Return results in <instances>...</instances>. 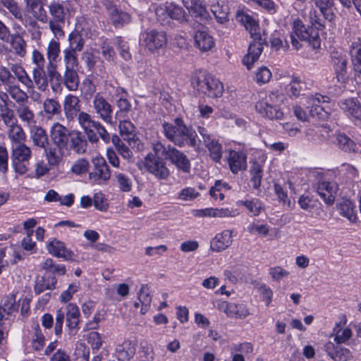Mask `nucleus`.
<instances>
[{
    "label": "nucleus",
    "mask_w": 361,
    "mask_h": 361,
    "mask_svg": "<svg viewBox=\"0 0 361 361\" xmlns=\"http://www.w3.org/2000/svg\"><path fill=\"white\" fill-rule=\"evenodd\" d=\"M71 132L72 130L59 123H54L51 127L50 137L53 146L50 145L46 149V157L49 165L56 166L61 161L64 152L69 149Z\"/></svg>",
    "instance_id": "nucleus-1"
},
{
    "label": "nucleus",
    "mask_w": 361,
    "mask_h": 361,
    "mask_svg": "<svg viewBox=\"0 0 361 361\" xmlns=\"http://www.w3.org/2000/svg\"><path fill=\"white\" fill-rule=\"evenodd\" d=\"M162 126L165 137L175 145L197 147L196 132L188 127L182 118H176L171 123L164 122Z\"/></svg>",
    "instance_id": "nucleus-2"
},
{
    "label": "nucleus",
    "mask_w": 361,
    "mask_h": 361,
    "mask_svg": "<svg viewBox=\"0 0 361 361\" xmlns=\"http://www.w3.org/2000/svg\"><path fill=\"white\" fill-rule=\"evenodd\" d=\"M192 87L200 93L211 98L221 97L224 89L222 82L203 71H196L191 79Z\"/></svg>",
    "instance_id": "nucleus-3"
},
{
    "label": "nucleus",
    "mask_w": 361,
    "mask_h": 361,
    "mask_svg": "<svg viewBox=\"0 0 361 361\" xmlns=\"http://www.w3.org/2000/svg\"><path fill=\"white\" fill-rule=\"evenodd\" d=\"M47 8L51 16L48 21L49 27L54 37L60 39L65 36L63 25L65 24L69 10L64 1L59 0L51 1L47 5Z\"/></svg>",
    "instance_id": "nucleus-4"
},
{
    "label": "nucleus",
    "mask_w": 361,
    "mask_h": 361,
    "mask_svg": "<svg viewBox=\"0 0 361 361\" xmlns=\"http://www.w3.org/2000/svg\"><path fill=\"white\" fill-rule=\"evenodd\" d=\"M152 149L154 153L159 156H164V159L169 160L178 170L184 173L190 171V161L183 152L171 145L166 147L159 141L152 144Z\"/></svg>",
    "instance_id": "nucleus-5"
},
{
    "label": "nucleus",
    "mask_w": 361,
    "mask_h": 361,
    "mask_svg": "<svg viewBox=\"0 0 361 361\" xmlns=\"http://www.w3.org/2000/svg\"><path fill=\"white\" fill-rule=\"evenodd\" d=\"M290 37L292 45L295 49H299L302 47L298 39L301 42L308 43L314 49L320 47V39L318 32L312 27H305V25L300 19L294 20L293 31Z\"/></svg>",
    "instance_id": "nucleus-6"
},
{
    "label": "nucleus",
    "mask_w": 361,
    "mask_h": 361,
    "mask_svg": "<svg viewBox=\"0 0 361 361\" xmlns=\"http://www.w3.org/2000/svg\"><path fill=\"white\" fill-rule=\"evenodd\" d=\"M65 315L66 316V326L70 334H76L79 329L80 313L78 307L73 303H69L66 307V312L59 309L56 312L54 331L56 336L62 334Z\"/></svg>",
    "instance_id": "nucleus-7"
},
{
    "label": "nucleus",
    "mask_w": 361,
    "mask_h": 361,
    "mask_svg": "<svg viewBox=\"0 0 361 361\" xmlns=\"http://www.w3.org/2000/svg\"><path fill=\"white\" fill-rule=\"evenodd\" d=\"M155 14L157 20L163 25L169 23V19L180 23L188 21V14L179 5L173 3L161 4L157 7Z\"/></svg>",
    "instance_id": "nucleus-8"
},
{
    "label": "nucleus",
    "mask_w": 361,
    "mask_h": 361,
    "mask_svg": "<svg viewBox=\"0 0 361 361\" xmlns=\"http://www.w3.org/2000/svg\"><path fill=\"white\" fill-rule=\"evenodd\" d=\"M249 32L253 41L250 44L247 54L243 59V63L250 70L262 54L265 39L262 37L259 25L251 28Z\"/></svg>",
    "instance_id": "nucleus-9"
},
{
    "label": "nucleus",
    "mask_w": 361,
    "mask_h": 361,
    "mask_svg": "<svg viewBox=\"0 0 361 361\" xmlns=\"http://www.w3.org/2000/svg\"><path fill=\"white\" fill-rule=\"evenodd\" d=\"M164 156L156 153L148 154L145 159V164L147 171L158 179H166L169 176V170L164 161Z\"/></svg>",
    "instance_id": "nucleus-10"
},
{
    "label": "nucleus",
    "mask_w": 361,
    "mask_h": 361,
    "mask_svg": "<svg viewBox=\"0 0 361 361\" xmlns=\"http://www.w3.org/2000/svg\"><path fill=\"white\" fill-rule=\"evenodd\" d=\"M140 40L149 51H154L164 47L166 44L165 32L156 30H146L141 33Z\"/></svg>",
    "instance_id": "nucleus-11"
},
{
    "label": "nucleus",
    "mask_w": 361,
    "mask_h": 361,
    "mask_svg": "<svg viewBox=\"0 0 361 361\" xmlns=\"http://www.w3.org/2000/svg\"><path fill=\"white\" fill-rule=\"evenodd\" d=\"M182 3L197 22L207 23L211 18L202 0H182Z\"/></svg>",
    "instance_id": "nucleus-12"
},
{
    "label": "nucleus",
    "mask_w": 361,
    "mask_h": 361,
    "mask_svg": "<svg viewBox=\"0 0 361 361\" xmlns=\"http://www.w3.org/2000/svg\"><path fill=\"white\" fill-rule=\"evenodd\" d=\"M331 64L335 72L336 78L339 82H345L347 75V59L343 53L334 50L330 54Z\"/></svg>",
    "instance_id": "nucleus-13"
},
{
    "label": "nucleus",
    "mask_w": 361,
    "mask_h": 361,
    "mask_svg": "<svg viewBox=\"0 0 361 361\" xmlns=\"http://www.w3.org/2000/svg\"><path fill=\"white\" fill-rule=\"evenodd\" d=\"M92 106L99 117L106 123H113V108L108 101L99 94H97L92 100Z\"/></svg>",
    "instance_id": "nucleus-14"
},
{
    "label": "nucleus",
    "mask_w": 361,
    "mask_h": 361,
    "mask_svg": "<svg viewBox=\"0 0 361 361\" xmlns=\"http://www.w3.org/2000/svg\"><path fill=\"white\" fill-rule=\"evenodd\" d=\"M94 169L89 173V178L94 181H107L110 179L111 171L109 167L103 157H94L92 159Z\"/></svg>",
    "instance_id": "nucleus-15"
},
{
    "label": "nucleus",
    "mask_w": 361,
    "mask_h": 361,
    "mask_svg": "<svg viewBox=\"0 0 361 361\" xmlns=\"http://www.w3.org/2000/svg\"><path fill=\"white\" fill-rule=\"evenodd\" d=\"M63 110L66 120L74 121L82 111L80 98L71 94H67L63 102Z\"/></svg>",
    "instance_id": "nucleus-16"
},
{
    "label": "nucleus",
    "mask_w": 361,
    "mask_h": 361,
    "mask_svg": "<svg viewBox=\"0 0 361 361\" xmlns=\"http://www.w3.org/2000/svg\"><path fill=\"white\" fill-rule=\"evenodd\" d=\"M76 118L80 126L83 129L86 134L88 140L92 143L97 142L98 136L96 133L92 131L93 128L97 121L93 120L88 113L82 111L78 114Z\"/></svg>",
    "instance_id": "nucleus-17"
},
{
    "label": "nucleus",
    "mask_w": 361,
    "mask_h": 361,
    "mask_svg": "<svg viewBox=\"0 0 361 361\" xmlns=\"http://www.w3.org/2000/svg\"><path fill=\"white\" fill-rule=\"evenodd\" d=\"M226 160L230 170L233 173H238L240 171H245L247 169V156L243 152L230 150Z\"/></svg>",
    "instance_id": "nucleus-18"
},
{
    "label": "nucleus",
    "mask_w": 361,
    "mask_h": 361,
    "mask_svg": "<svg viewBox=\"0 0 361 361\" xmlns=\"http://www.w3.org/2000/svg\"><path fill=\"white\" fill-rule=\"evenodd\" d=\"M30 136L33 145L44 149L46 152V149L50 146L46 130L42 126L33 125L30 127Z\"/></svg>",
    "instance_id": "nucleus-19"
},
{
    "label": "nucleus",
    "mask_w": 361,
    "mask_h": 361,
    "mask_svg": "<svg viewBox=\"0 0 361 361\" xmlns=\"http://www.w3.org/2000/svg\"><path fill=\"white\" fill-rule=\"evenodd\" d=\"M327 355L334 361H348L353 358L352 353L349 349L336 346L334 343L328 342L324 345Z\"/></svg>",
    "instance_id": "nucleus-20"
},
{
    "label": "nucleus",
    "mask_w": 361,
    "mask_h": 361,
    "mask_svg": "<svg viewBox=\"0 0 361 361\" xmlns=\"http://www.w3.org/2000/svg\"><path fill=\"white\" fill-rule=\"evenodd\" d=\"M255 108L261 115L271 120H281L283 117V113L279 106L271 104L269 102H258Z\"/></svg>",
    "instance_id": "nucleus-21"
},
{
    "label": "nucleus",
    "mask_w": 361,
    "mask_h": 361,
    "mask_svg": "<svg viewBox=\"0 0 361 361\" xmlns=\"http://www.w3.org/2000/svg\"><path fill=\"white\" fill-rule=\"evenodd\" d=\"M336 209L338 214L346 218L350 223H355L357 220V211L355 204L349 200H343L336 204Z\"/></svg>",
    "instance_id": "nucleus-22"
},
{
    "label": "nucleus",
    "mask_w": 361,
    "mask_h": 361,
    "mask_svg": "<svg viewBox=\"0 0 361 361\" xmlns=\"http://www.w3.org/2000/svg\"><path fill=\"white\" fill-rule=\"evenodd\" d=\"M337 186L336 183L323 181L318 183L317 191L325 203L332 204L335 200L334 194Z\"/></svg>",
    "instance_id": "nucleus-23"
},
{
    "label": "nucleus",
    "mask_w": 361,
    "mask_h": 361,
    "mask_svg": "<svg viewBox=\"0 0 361 361\" xmlns=\"http://www.w3.org/2000/svg\"><path fill=\"white\" fill-rule=\"evenodd\" d=\"M232 231L224 230L216 235L211 242V249L214 251L221 252L228 247L232 243Z\"/></svg>",
    "instance_id": "nucleus-24"
},
{
    "label": "nucleus",
    "mask_w": 361,
    "mask_h": 361,
    "mask_svg": "<svg viewBox=\"0 0 361 361\" xmlns=\"http://www.w3.org/2000/svg\"><path fill=\"white\" fill-rule=\"evenodd\" d=\"M47 250L53 256L61 257L66 260H71L73 255V252L68 250L63 242L56 239L48 243Z\"/></svg>",
    "instance_id": "nucleus-25"
},
{
    "label": "nucleus",
    "mask_w": 361,
    "mask_h": 361,
    "mask_svg": "<svg viewBox=\"0 0 361 361\" xmlns=\"http://www.w3.org/2000/svg\"><path fill=\"white\" fill-rule=\"evenodd\" d=\"M306 83L299 77L292 76L290 81L286 87V93L290 98H298L305 95L307 91Z\"/></svg>",
    "instance_id": "nucleus-26"
},
{
    "label": "nucleus",
    "mask_w": 361,
    "mask_h": 361,
    "mask_svg": "<svg viewBox=\"0 0 361 361\" xmlns=\"http://www.w3.org/2000/svg\"><path fill=\"white\" fill-rule=\"evenodd\" d=\"M16 112L19 119L27 126L31 127L36 123L35 114L27 105V102H22L17 105Z\"/></svg>",
    "instance_id": "nucleus-27"
},
{
    "label": "nucleus",
    "mask_w": 361,
    "mask_h": 361,
    "mask_svg": "<svg viewBox=\"0 0 361 361\" xmlns=\"http://www.w3.org/2000/svg\"><path fill=\"white\" fill-rule=\"evenodd\" d=\"M194 40L195 46L202 51H207L214 46V38L206 31H196Z\"/></svg>",
    "instance_id": "nucleus-28"
},
{
    "label": "nucleus",
    "mask_w": 361,
    "mask_h": 361,
    "mask_svg": "<svg viewBox=\"0 0 361 361\" xmlns=\"http://www.w3.org/2000/svg\"><path fill=\"white\" fill-rule=\"evenodd\" d=\"M7 42L9 43L15 54L20 57L25 56L27 54V42L21 35L19 33L11 34Z\"/></svg>",
    "instance_id": "nucleus-29"
},
{
    "label": "nucleus",
    "mask_w": 361,
    "mask_h": 361,
    "mask_svg": "<svg viewBox=\"0 0 361 361\" xmlns=\"http://www.w3.org/2000/svg\"><path fill=\"white\" fill-rule=\"evenodd\" d=\"M57 279L55 276H38L34 286L35 294L39 295L46 290H54L56 288Z\"/></svg>",
    "instance_id": "nucleus-30"
},
{
    "label": "nucleus",
    "mask_w": 361,
    "mask_h": 361,
    "mask_svg": "<svg viewBox=\"0 0 361 361\" xmlns=\"http://www.w3.org/2000/svg\"><path fill=\"white\" fill-rule=\"evenodd\" d=\"M341 107L348 116L355 119H361V104L357 99L350 98L344 100Z\"/></svg>",
    "instance_id": "nucleus-31"
},
{
    "label": "nucleus",
    "mask_w": 361,
    "mask_h": 361,
    "mask_svg": "<svg viewBox=\"0 0 361 361\" xmlns=\"http://www.w3.org/2000/svg\"><path fill=\"white\" fill-rule=\"evenodd\" d=\"M79 76L76 68H65L62 83L70 91H75L79 86Z\"/></svg>",
    "instance_id": "nucleus-32"
},
{
    "label": "nucleus",
    "mask_w": 361,
    "mask_h": 361,
    "mask_svg": "<svg viewBox=\"0 0 361 361\" xmlns=\"http://www.w3.org/2000/svg\"><path fill=\"white\" fill-rule=\"evenodd\" d=\"M69 148L78 154H83L87 149V141L81 132L72 130L70 137Z\"/></svg>",
    "instance_id": "nucleus-33"
},
{
    "label": "nucleus",
    "mask_w": 361,
    "mask_h": 361,
    "mask_svg": "<svg viewBox=\"0 0 361 361\" xmlns=\"http://www.w3.org/2000/svg\"><path fill=\"white\" fill-rule=\"evenodd\" d=\"M336 145L340 149L348 153H356L358 150L357 144L344 133L336 136Z\"/></svg>",
    "instance_id": "nucleus-34"
},
{
    "label": "nucleus",
    "mask_w": 361,
    "mask_h": 361,
    "mask_svg": "<svg viewBox=\"0 0 361 361\" xmlns=\"http://www.w3.org/2000/svg\"><path fill=\"white\" fill-rule=\"evenodd\" d=\"M32 156V151L30 147L22 143L12 146V160L18 161H29Z\"/></svg>",
    "instance_id": "nucleus-35"
},
{
    "label": "nucleus",
    "mask_w": 361,
    "mask_h": 361,
    "mask_svg": "<svg viewBox=\"0 0 361 361\" xmlns=\"http://www.w3.org/2000/svg\"><path fill=\"white\" fill-rule=\"evenodd\" d=\"M350 54L355 71L361 74V41L360 38H357L351 43Z\"/></svg>",
    "instance_id": "nucleus-36"
},
{
    "label": "nucleus",
    "mask_w": 361,
    "mask_h": 361,
    "mask_svg": "<svg viewBox=\"0 0 361 361\" xmlns=\"http://www.w3.org/2000/svg\"><path fill=\"white\" fill-rule=\"evenodd\" d=\"M119 360H129L135 354L136 344L131 341H125L116 348Z\"/></svg>",
    "instance_id": "nucleus-37"
},
{
    "label": "nucleus",
    "mask_w": 361,
    "mask_h": 361,
    "mask_svg": "<svg viewBox=\"0 0 361 361\" xmlns=\"http://www.w3.org/2000/svg\"><path fill=\"white\" fill-rule=\"evenodd\" d=\"M110 20L116 27H121L128 24L131 20L130 16L116 8H113L110 13Z\"/></svg>",
    "instance_id": "nucleus-38"
},
{
    "label": "nucleus",
    "mask_w": 361,
    "mask_h": 361,
    "mask_svg": "<svg viewBox=\"0 0 361 361\" xmlns=\"http://www.w3.org/2000/svg\"><path fill=\"white\" fill-rule=\"evenodd\" d=\"M8 137L13 145L22 144L26 139V135L23 128L18 123L8 128Z\"/></svg>",
    "instance_id": "nucleus-39"
},
{
    "label": "nucleus",
    "mask_w": 361,
    "mask_h": 361,
    "mask_svg": "<svg viewBox=\"0 0 361 361\" xmlns=\"http://www.w3.org/2000/svg\"><path fill=\"white\" fill-rule=\"evenodd\" d=\"M43 109L48 118L59 116L61 113V106L55 99L47 98L43 102Z\"/></svg>",
    "instance_id": "nucleus-40"
},
{
    "label": "nucleus",
    "mask_w": 361,
    "mask_h": 361,
    "mask_svg": "<svg viewBox=\"0 0 361 361\" xmlns=\"http://www.w3.org/2000/svg\"><path fill=\"white\" fill-rule=\"evenodd\" d=\"M69 47L68 49H72L78 52L83 49L85 39L80 32L76 29L73 30L68 35Z\"/></svg>",
    "instance_id": "nucleus-41"
},
{
    "label": "nucleus",
    "mask_w": 361,
    "mask_h": 361,
    "mask_svg": "<svg viewBox=\"0 0 361 361\" xmlns=\"http://www.w3.org/2000/svg\"><path fill=\"white\" fill-rule=\"evenodd\" d=\"M33 82L38 89L44 91L48 86L47 78L45 74L44 67H35L32 71Z\"/></svg>",
    "instance_id": "nucleus-42"
},
{
    "label": "nucleus",
    "mask_w": 361,
    "mask_h": 361,
    "mask_svg": "<svg viewBox=\"0 0 361 361\" xmlns=\"http://www.w3.org/2000/svg\"><path fill=\"white\" fill-rule=\"evenodd\" d=\"M334 335V341L337 344L346 343L353 335L352 330L350 328H342L340 324H336L333 329Z\"/></svg>",
    "instance_id": "nucleus-43"
},
{
    "label": "nucleus",
    "mask_w": 361,
    "mask_h": 361,
    "mask_svg": "<svg viewBox=\"0 0 361 361\" xmlns=\"http://www.w3.org/2000/svg\"><path fill=\"white\" fill-rule=\"evenodd\" d=\"M11 70L14 73L17 79L27 88L33 87V81L21 66L13 64L12 65Z\"/></svg>",
    "instance_id": "nucleus-44"
},
{
    "label": "nucleus",
    "mask_w": 361,
    "mask_h": 361,
    "mask_svg": "<svg viewBox=\"0 0 361 361\" xmlns=\"http://www.w3.org/2000/svg\"><path fill=\"white\" fill-rule=\"evenodd\" d=\"M118 128L120 134L124 140H126L128 142L134 140V137L135 136V128L130 121H121Z\"/></svg>",
    "instance_id": "nucleus-45"
},
{
    "label": "nucleus",
    "mask_w": 361,
    "mask_h": 361,
    "mask_svg": "<svg viewBox=\"0 0 361 361\" xmlns=\"http://www.w3.org/2000/svg\"><path fill=\"white\" fill-rule=\"evenodd\" d=\"M58 39H52L49 41L47 48V56L49 61V64H52L56 62L57 59L60 54V42Z\"/></svg>",
    "instance_id": "nucleus-46"
},
{
    "label": "nucleus",
    "mask_w": 361,
    "mask_h": 361,
    "mask_svg": "<svg viewBox=\"0 0 361 361\" xmlns=\"http://www.w3.org/2000/svg\"><path fill=\"white\" fill-rule=\"evenodd\" d=\"M6 92L17 103V105L22 102H28V96L26 92L22 90L18 85H8Z\"/></svg>",
    "instance_id": "nucleus-47"
},
{
    "label": "nucleus",
    "mask_w": 361,
    "mask_h": 361,
    "mask_svg": "<svg viewBox=\"0 0 361 361\" xmlns=\"http://www.w3.org/2000/svg\"><path fill=\"white\" fill-rule=\"evenodd\" d=\"M42 269L50 272L54 275L63 276L66 274V269L65 265L56 264L52 259L48 258L42 264Z\"/></svg>",
    "instance_id": "nucleus-48"
},
{
    "label": "nucleus",
    "mask_w": 361,
    "mask_h": 361,
    "mask_svg": "<svg viewBox=\"0 0 361 361\" xmlns=\"http://www.w3.org/2000/svg\"><path fill=\"white\" fill-rule=\"evenodd\" d=\"M249 314L248 310L244 305L228 302L226 314L228 317L243 319Z\"/></svg>",
    "instance_id": "nucleus-49"
},
{
    "label": "nucleus",
    "mask_w": 361,
    "mask_h": 361,
    "mask_svg": "<svg viewBox=\"0 0 361 361\" xmlns=\"http://www.w3.org/2000/svg\"><path fill=\"white\" fill-rule=\"evenodd\" d=\"M1 120L7 128L17 123L13 110L6 105L0 104V121Z\"/></svg>",
    "instance_id": "nucleus-50"
},
{
    "label": "nucleus",
    "mask_w": 361,
    "mask_h": 361,
    "mask_svg": "<svg viewBox=\"0 0 361 361\" xmlns=\"http://www.w3.org/2000/svg\"><path fill=\"white\" fill-rule=\"evenodd\" d=\"M250 172L251 175L250 180L252 183L253 188L259 189V187L261 186V182L262 178V166L258 162L255 161L252 163L250 167Z\"/></svg>",
    "instance_id": "nucleus-51"
},
{
    "label": "nucleus",
    "mask_w": 361,
    "mask_h": 361,
    "mask_svg": "<svg viewBox=\"0 0 361 361\" xmlns=\"http://www.w3.org/2000/svg\"><path fill=\"white\" fill-rule=\"evenodd\" d=\"M33 335L32 338V346L36 351L41 350L45 344V337L38 324L33 326Z\"/></svg>",
    "instance_id": "nucleus-52"
},
{
    "label": "nucleus",
    "mask_w": 361,
    "mask_h": 361,
    "mask_svg": "<svg viewBox=\"0 0 361 361\" xmlns=\"http://www.w3.org/2000/svg\"><path fill=\"white\" fill-rule=\"evenodd\" d=\"M17 310L18 306L16 304L15 296L13 295L10 297H6L4 299L3 302L0 306L1 318L4 317L5 314H11Z\"/></svg>",
    "instance_id": "nucleus-53"
},
{
    "label": "nucleus",
    "mask_w": 361,
    "mask_h": 361,
    "mask_svg": "<svg viewBox=\"0 0 361 361\" xmlns=\"http://www.w3.org/2000/svg\"><path fill=\"white\" fill-rule=\"evenodd\" d=\"M205 147L209 152L210 157L215 161L219 162L222 157V146L219 142L214 139L205 145Z\"/></svg>",
    "instance_id": "nucleus-54"
},
{
    "label": "nucleus",
    "mask_w": 361,
    "mask_h": 361,
    "mask_svg": "<svg viewBox=\"0 0 361 361\" xmlns=\"http://www.w3.org/2000/svg\"><path fill=\"white\" fill-rule=\"evenodd\" d=\"M317 4L319 6L320 13L324 18L329 21H331L334 18V14L331 9L334 6V0H319Z\"/></svg>",
    "instance_id": "nucleus-55"
},
{
    "label": "nucleus",
    "mask_w": 361,
    "mask_h": 361,
    "mask_svg": "<svg viewBox=\"0 0 361 361\" xmlns=\"http://www.w3.org/2000/svg\"><path fill=\"white\" fill-rule=\"evenodd\" d=\"M0 4L6 8L16 19L20 21L23 20V12L15 0H0Z\"/></svg>",
    "instance_id": "nucleus-56"
},
{
    "label": "nucleus",
    "mask_w": 361,
    "mask_h": 361,
    "mask_svg": "<svg viewBox=\"0 0 361 361\" xmlns=\"http://www.w3.org/2000/svg\"><path fill=\"white\" fill-rule=\"evenodd\" d=\"M138 299L142 303L141 311L142 313L148 310L152 301V296L149 292V288L147 285H142L139 293Z\"/></svg>",
    "instance_id": "nucleus-57"
},
{
    "label": "nucleus",
    "mask_w": 361,
    "mask_h": 361,
    "mask_svg": "<svg viewBox=\"0 0 361 361\" xmlns=\"http://www.w3.org/2000/svg\"><path fill=\"white\" fill-rule=\"evenodd\" d=\"M211 11L215 16L217 22L222 24L228 20V8L224 3L217 5Z\"/></svg>",
    "instance_id": "nucleus-58"
},
{
    "label": "nucleus",
    "mask_w": 361,
    "mask_h": 361,
    "mask_svg": "<svg viewBox=\"0 0 361 361\" xmlns=\"http://www.w3.org/2000/svg\"><path fill=\"white\" fill-rule=\"evenodd\" d=\"M78 51L66 48L63 51L65 68H77L78 66Z\"/></svg>",
    "instance_id": "nucleus-59"
},
{
    "label": "nucleus",
    "mask_w": 361,
    "mask_h": 361,
    "mask_svg": "<svg viewBox=\"0 0 361 361\" xmlns=\"http://www.w3.org/2000/svg\"><path fill=\"white\" fill-rule=\"evenodd\" d=\"M118 110L116 113V118L121 119L125 118L131 109V104L127 99L120 98L116 101Z\"/></svg>",
    "instance_id": "nucleus-60"
},
{
    "label": "nucleus",
    "mask_w": 361,
    "mask_h": 361,
    "mask_svg": "<svg viewBox=\"0 0 361 361\" xmlns=\"http://www.w3.org/2000/svg\"><path fill=\"white\" fill-rule=\"evenodd\" d=\"M47 75L51 82H53L56 87H59L62 83L63 76L56 70V66L54 63L49 64L47 67Z\"/></svg>",
    "instance_id": "nucleus-61"
},
{
    "label": "nucleus",
    "mask_w": 361,
    "mask_h": 361,
    "mask_svg": "<svg viewBox=\"0 0 361 361\" xmlns=\"http://www.w3.org/2000/svg\"><path fill=\"white\" fill-rule=\"evenodd\" d=\"M112 142L115 145L118 153L126 159H130L132 157V152L130 150L128 147L125 145L120 138L114 135L112 137Z\"/></svg>",
    "instance_id": "nucleus-62"
},
{
    "label": "nucleus",
    "mask_w": 361,
    "mask_h": 361,
    "mask_svg": "<svg viewBox=\"0 0 361 361\" xmlns=\"http://www.w3.org/2000/svg\"><path fill=\"white\" fill-rule=\"evenodd\" d=\"M115 176L121 191L129 192L131 190L132 181L128 176L122 173H116Z\"/></svg>",
    "instance_id": "nucleus-63"
},
{
    "label": "nucleus",
    "mask_w": 361,
    "mask_h": 361,
    "mask_svg": "<svg viewBox=\"0 0 361 361\" xmlns=\"http://www.w3.org/2000/svg\"><path fill=\"white\" fill-rule=\"evenodd\" d=\"M242 204L253 216H258L262 207V202L258 199L255 198L242 202Z\"/></svg>",
    "instance_id": "nucleus-64"
}]
</instances>
